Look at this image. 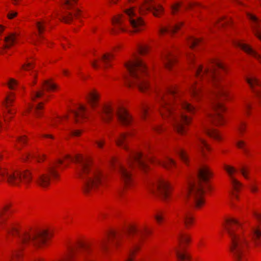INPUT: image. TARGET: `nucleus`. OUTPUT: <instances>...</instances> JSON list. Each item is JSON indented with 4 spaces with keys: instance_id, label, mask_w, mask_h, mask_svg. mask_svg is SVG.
Masks as SVG:
<instances>
[{
    "instance_id": "1",
    "label": "nucleus",
    "mask_w": 261,
    "mask_h": 261,
    "mask_svg": "<svg viewBox=\"0 0 261 261\" xmlns=\"http://www.w3.org/2000/svg\"><path fill=\"white\" fill-rule=\"evenodd\" d=\"M124 66L128 72L130 78L124 81L125 86L129 89L137 88L140 92L147 93L151 85L148 79V69L144 60L136 54L126 61Z\"/></svg>"
},
{
    "instance_id": "2",
    "label": "nucleus",
    "mask_w": 261,
    "mask_h": 261,
    "mask_svg": "<svg viewBox=\"0 0 261 261\" xmlns=\"http://www.w3.org/2000/svg\"><path fill=\"white\" fill-rule=\"evenodd\" d=\"M111 23L113 27L111 32L114 35L138 34L145 31L147 28L146 20L137 15L136 8L134 6L125 8L121 13L114 15Z\"/></svg>"
},
{
    "instance_id": "3",
    "label": "nucleus",
    "mask_w": 261,
    "mask_h": 261,
    "mask_svg": "<svg viewBox=\"0 0 261 261\" xmlns=\"http://www.w3.org/2000/svg\"><path fill=\"white\" fill-rule=\"evenodd\" d=\"M211 74L212 83L217 90L220 97L227 99L229 96L227 91L223 89L219 84V80L216 75L215 69L209 67H203L202 64L198 66L195 72V81L190 87L189 92L191 97L196 101L199 102L203 96V85L201 81Z\"/></svg>"
},
{
    "instance_id": "4",
    "label": "nucleus",
    "mask_w": 261,
    "mask_h": 261,
    "mask_svg": "<svg viewBox=\"0 0 261 261\" xmlns=\"http://www.w3.org/2000/svg\"><path fill=\"white\" fill-rule=\"evenodd\" d=\"M75 160L79 164L77 173L83 181L85 193L92 192L102 185L103 174L100 171L91 168L89 159L78 154L75 156Z\"/></svg>"
},
{
    "instance_id": "5",
    "label": "nucleus",
    "mask_w": 261,
    "mask_h": 261,
    "mask_svg": "<svg viewBox=\"0 0 261 261\" xmlns=\"http://www.w3.org/2000/svg\"><path fill=\"white\" fill-rule=\"evenodd\" d=\"M241 225L242 223L237 219L230 218L226 221L225 226L231 241L230 249L236 261L243 257L249 247L248 241L237 230Z\"/></svg>"
},
{
    "instance_id": "6",
    "label": "nucleus",
    "mask_w": 261,
    "mask_h": 261,
    "mask_svg": "<svg viewBox=\"0 0 261 261\" xmlns=\"http://www.w3.org/2000/svg\"><path fill=\"white\" fill-rule=\"evenodd\" d=\"M211 175L208 168L203 166L198 169L197 176L198 180L196 182H189L185 195V199L189 205L199 208L204 203V190L201 181L206 182Z\"/></svg>"
},
{
    "instance_id": "7",
    "label": "nucleus",
    "mask_w": 261,
    "mask_h": 261,
    "mask_svg": "<svg viewBox=\"0 0 261 261\" xmlns=\"http://www.w3.org/2000/svg\"><path fill=\"white\" fill-rule=\"evenodd\" d=\"M6 230L8 235V240L11 236L17 237L19 249L31 246L39 247L45 243L48 237L46 231L20 232L17 227L11 225L8 226L6 228Z\"/></svg>"
},
{
    "instance_id": "8",
    "label": "nucleus",
    "mask_w": 261,
    "mask_h": 261,
    "mask_svg": "<svg viewBox=\"0 0 261 261\" xmlns=\"http://www.w3.org/2000/svg\"><path fill=\"white\" fill-rule=\"evenodd\" d=\"M147 161L153 164L160 165L168 169L175 166L176 164L175 162L169 157H166V161H161L151 157L144 159L141 153L134 150L130 151L127 159L129 167L133 168L136 165L143 170H146L148 168Z\"/></svg>"
},
{
    "instance_id": "9",
    "label": "nucleus",
    "mask_w": 261,
    "mask_h": 261,
    "mask_svg": "<svg viewBox=\"0 0 261 261\" xmlns=\"http://www.w3.org/2000/svg\"><path fill=\"white\" fill-rule=\"evenodd\" d=\"M115 114L117 120L123 127L133 129L139 128L140 122L136 119L122 102L116 105Z\"/></svg>"
},
{
    "instance_id": "10",
    "label": "nucleus",
    "mask_w": 261,
    "mask_h": 261,
    "mask_svg": "<svg viewBox=\"0 0 261 261\" xmlns=\"http://www.w3.org/2000/svg\"><path fill=\"white\" fill-rule=\"evenodd\" d=\"M32 179V173L29 170L23 172L7 171L0 168V180H5L10 185L18 186L20 182L28 185Z\"/></svg>"
},
{
    "instance_id": "11",
    "label": "nucleus",
    "mask_w": 261,
    "mask_h": 261,
    "mask_svg": "<svg viewBox=\"0 0 261 261\" xmlns=\"http://www.w3.org/2000/svg\"><path fill=\"white\" fill-rule=\"evenodd\" d=\"M91 246L89 243L79 242L69 248L67 256L60 261H84L91 251ZM36 261H42L38 259Z\"/></svg>"
},
{
    "instance_id": "12",
    "label": "nucleus",
    "mask_w": 261,
    "mask_h": 261,
    "mask_svg": "<svg viewBox=\"0 0 261 261\" xmlns=\"http://www.w3.org/2000/svg\"><path fill=\"white\" fill-rule=\"evenodd\" d=\"M178 90L177 85H171L168 88L167 93L161 98L159 111L163 118H168L173 116L175 110L173 105L168 100V95L175 97L178 92Z\"/></svg>"
},
{
    "instance_id": "13",
    "label": "nucleus",
    "mask_w": 261,
    "mask_h": 261,
    "mask_svg": "<svg viewBox=\"0 0 261 261\" xmlns=\"http://www.w3.org/2000/svg\"><path fill=\"white\" fill-rule=\"evenodd\" d=\"M58 164H63V161L58 160L56 163L50 164L45 173L38 174L36 176L35 181L39 186L43 188L47 187L50 184V175L52 176L53 179L58 178L59 173L56 170Z\"/></svg>"
},
{
    "instance_id": "14",
    "label": "nucleus",
    "mask_w": 261,
    "mask_h": 261,
    "mask_svg": "<svg viewBox=\"0 0 261 261\" xmlns=\"http://www.w3.org/2000/svg\"><path fill=\"white\" fill-rule=\"evenodd\" d=\"M139 12L141 15L152 12L155 17H159L163 15L164 8L161 5H156L153 0H144L139 6Z\"/></svg>"
},
{
    "instance_id": "15",
    "label": "nucleus",
    "mask_w": 261,
    "mask_h": 261,
    "mask_svg": "<svg viewBox=\"0 0 261 261\" xmlns=\"http://www.w3.org/2000/svg\"><path fill=\"white\" fill-rule=\"evenodd\" d=\"M110 163L119 172L121 180L125 187H130L133 185V178L132 174L128 169L118 162L115 158H112Z\"/></svg>"
},
{
    "instance_id": "16",
    "label": "nucleus",
    "mask_w": 261,
    "mask_h": 261,
    "mask_svg": "<svg viewBox=\"0 0 261 261\" xmlns=\"http://www.w3.org/2000/svg\"><path fill=\"white\" fill-rule=\"evenodd\" d=\"M179 246L175 250L178 261H191V257L185 248V245L190 241V237L186 233H180L178 236Z\"/></svg>"
},
{
    "instance_id": "17",
    "label": "nucleus",
    "mask_w": 261,
    "mask_h": 261,
    "mask_svg": "<svg viewBox=\"0 0 261 261\" xmlns=\"http://www.w3.org/2000/svg\"><path fill=\"white\" fill-rule=\"evenodd\" d=\"M69 113L62 115H57L50 119L48 125L50 128L52 129H62L63 126H65V128L66 129H72V130H79L78 129H74V128L72 126L74 125L73 123L71 122L69 124L67 123V121L69 119Z\"/></svg>"
},
{
    "instance_id": "18",
    "label": "nucleus",
    "mask_w": 261,
    "mask_h": 261,
    "mask_svg": "<svg viewBox=\"0 0 261 261\" xmlns=\"http://www.w3.org/2000/svg\"><path fill=\"white\" fill-rule=\"evenodd\" d=\"M153 193H155L163 199L166 200L170 195V186L164 179H158L151 189Z\"/></svg>"
},
{
    "instance_id": "19",
    "label": "nucleus",
    "mask_w": 261,
    "mask_h": 261,
    "mask_svg": "<svg viewBox=\"0 0 261 261\" xmlns=\"http://www.w3.org/2000/svg\"><path fill=\"white\" fill-rule=\"evenodd\" d=\"M85 99L92 109H96L100 106L101 93L97 88L90 89L86 94Z\"/></svg>"
},
{
    "instance_id": "20",
    "label": "nucleus",
    "mask_w": 261,
    "mask_h": 261,
    "mask_svg": "<svg viewBox=\"0 0 261 261\" xmlns=\"http://www.w3.org/2000/svg\"><path fill=\"white\" fill-rule=\"evenodd\" d=\"M75 117V122H84L88 121L90 117L88 107L84 103H79L76 105L75 109L72 111Z\"/></svg>"
},
{
    "instance_id": "21",
    "label": "nucleus",
    "mask_w": 261,
    "mask_h": 261,
    "mask_svg": "<svg viewBox=\"0 0 261 261\" xmlns=\"http://www.w3.org/2000/svg\"><path fill=\"white\" fill-rule=\"evenodd\" d=\"M234 45L261 63V54L254 49L250 44L245 42L244 40H238L234 41Z\"/></svg>"
},
{
    "instance_id": "22",
    "label": "nucleus",
    "mask_w": 261,
    "mask_h": 261,
    "mask_svg": "<svg viewBox=\"0 0 261 261\" xmlns=\"http://www.w3.org/2000/svg\"><path fill=\"white\" fill-rule=\"evenodd\" d=\"M213 109L216 113L213 121L214 124L218 126L224 125L226 120L223 113L225 112L227 109L225 105L222 102H216L213 105Z\"/></svg>"
},
{
    "instance_id": "23",
    "label": "nucleus",
    "mask_w": 261,
    "mask_h": 261,
    "mask_svg": "<svg viewBox=\"0 0 261 261\" xmlns=\"http://www.w3.org/2000/svg\"><path fill=\"white\" fill-rule=\"evenodd\" d=\"M246 16L250 21V27L253 35L261 41V20L250 12H247Z\"/></svg>"
},
{
    "instance_id": "24",
    "label": "nucleus",
    "mask_w": 261,
    "mask_h": 261,
    "mask_svg": "<svg viewBox=\"0 0 261 261\" xmlns=\"http://www.w3.org/2000/svg\"><path fill=\"white\" fill-rule=\"evenodd\" d=\"M192 118L186 114L181 113L178 117L174 118L172 125L177 130L187 129L191 124Z\"/></svg>"
},
{
    "instance_id": "25",
    "label": "nucleus",
    "mask_w": 261,
    "mask_h": 261,
    "mask_svg": "<svg viewBox=\"0 0 261 261\" xmlns=\"http://www.w3.org/2000/svg\"><path fill=\"white\" fill-rule=\"evenodd\" d=\"M162 61L165 68L171 71L177 63L178 59L177 56L173 51L168 50L163 55Z\"/></svg>"
},
{
    "instance_id": "26",
    "label": "nucleus",
    "mask_w": 261,
    "mask_h": 261,
    "mask_svg": "<svg viewBox=\"0 0 261 261\" xmlns=\"http://www.w3.org/2000/svg\"><path fill=\"white\" fill-rule=\"evenodd\" d=\"M102 111L104 116L102 117L103 121L107 123L112 122L114 118L113 103L112 101H107L102 106Z\"/></svg>"
},
{
    "instance_id": "27",
    "label": "nucleus",
    "mask_w": 261,
    "mask_h": 261,
    "mask_svg": "<svg viewBox=\"0 0 261 261\" xmlns=\"http://www.w3.org/2000/svg\"><path fill=\"white\" fill-rule=\"evenodd\" d=\"M50 20V18L48 17L40 18L37 20L36 22V29L37 32L36 36L38 42H40L43 39L46 24Z\"/></svg>"
},
{
    "instance_id": "28",
    "label": "nucleus",
    "mask_w": 261,
    "mask_h": 261,
    "mask_svg": "<svg viewBox=\"0 0 261 261\" xmlns=\"http://www.w3.org/2000/svg\"><path fill=\"white\" fill-rule=\"evenodd\" d=\"M177 217L185 224L186 227L188 228L194 222V217L190 211L187 210H181L176 214Z\"/></svg>"
},
{
    "instance_id": "29",
    "label": "nucleus",
    "mask_w": 261,
    "mask_h": 261,
    "mask_svg": "<svg viewBox=\"0 0 261 261\" xmlns=\"http://www.w3.org/2000/svg\"><path fill=\"white\" fill-rule=\"evenodd\" d=\"M5 109V110L3 113V118L5 122L3 123L0 120V129H5L7 128V122L14 118L16 113L15 109L13 108Z\"/></svg>"
},
{
    "instance_id": "30",
    "label": "nucleus",
    "mask_w": 261,
    "mask_h": 261,
    "mask_svg": "<svg viewBox=\"0 0 261 261\" xmlns=\"http://www.w3.org/2000/svg\"><path fill=\"white\" fill-rule=\"evenodd\" d=\"M224 168L229 175L233 190L238 191L242 186V184L233 176V173L236 171V169L233 167L226 165H224Z\"/></svg>"
},
{
    "instance_id": "31",
    "label": "nucleus",
    "mask_w": 261,
    "mask_h": 261,
    "mask_svg": "<svg viewBox=\"0 0 261 261\" xmlns=\"http://www.w3.org/2000/svg\"><path fill=\"white\" fill-rule=\"evenodd\" d=\"M16 35L15 34H11L5 39L4 44L2 47L0 53L2 55L6 53V50L12 46L16 41Z\"/></svg>"
},
{
    "instance_id": "32",
    "label": "nucleus",
    "mask_w": 261,
    "mask_h": 261,
    "mask_svg": "<svg viewBox=\"0 0 261 261\" xmlns=\"http://www.w3.org/2000/svg\"><path fill=\"white\" fill-rule=\"evenodd\" d=\"M179 105L181 109L191 114H195L196 107L184 98H179Z\"/></svg>"
},
{
    "instance_id": "33",
    "label": "nucleus",
    "mask_w": 261,
    "mask_h": 261,
    "mask_svg": "<svg viewBox=\"0 0 261 261\" xmlns=\"http://www.w3.org/2000/svg\"><path fill=\"white\" fill-rule=\"evenodd\" d=\"M233 18L231 17L226 15L220 16L216 22V24L221 28L230 27L233 24Z\"/></svg>"
},
{
    "instance_id": "34",
    "label": "nucleus",
    "mask_w": 261,
    "mask_h": 261,
    "mask_svg": "<svg viewBox=\"0 0 261 261\" xmlns=\"http://www.w3.org/2000/svg\"><path fill=\"white\" fill-rule=\"evenodd\" d=\"M209 63L222 69L225 73H227L229 72V68L223 63L221 58L219 57L216 56L211 58L209 60Z\"/></svg>"
},
{
    "instance_id": "35",
    "label": "nucleus",
    "mask_w": 261,
    "mask_h": 261,
    "mask_svg": "<svg viewBox=\"0 0 261 261\" xmlns=\"http://www.w3.org/2000/svg\"><path fill=\"white\" fill-rule=\"evenodd\" d=\"M42 88L47 91L53 92L60 90L59 86L51 79L44 81L42 84Z\"/></svg>"
},
{
    "instance_id": "36",
    "label": "nucleus",
    "mask_w": 261,
    "mask_h": 261,
    "mask_svg": "<svg viewBox=\"0 0 261 261\" xmlns=\"http://www.w3.org/2000/svg\"><path fill=\"white\" fill-rule=\"evenodd\" d=\"M115 55L113 53L107 51L101 57V61L103 63L105 68H109L112 66L111 62L114 59Z\"/></svg>"
},
{
    "instance_id": "37",
    "label": "nucleus",
    "mask_w": 261,
    "mask_h": 261,
    "mask_svg": "<svg viewBox=\"0 0 261 261\" xmlns=\"http://www.w3.org/2000/svg\"><path fill=\"white\" fill-rule=\"evenodd\" d=\"M202 38L196 37L193 35H189L186 38L187 43L188 44L190 48L192 49L198 46L202 42Z\"/></svg>"
},
{
    "instance_id": "38",
    "label": "nucleus",
    "mask_w": 261,
    "mask_h": 261,
    "mask_svg": "<svg viewBox=\"0 0 261 261\" xmlns=\"http://www.w3.org/2000/svg\"><path fill=\"white\" fill-rule=\"evenodd\" d=\"M15 99V95L13 92H8L2 102V105L5 108H12Z\"/></svg>"
},
{
    "instance_id": "39",
    "label": "nucleus",
    "mask_w": 261,
    "mask_h": 261,
    "mask_svg": "<svg viewBox=\"0 0 261 261\" xmlns=\"http://www.w3.org/2000/svg\"><path fill=\"white\" fill-rule=\"evenodd\" d=\"M45 92L43 89H41L38 90L33 91L31 94V99L33 102H38L44 100Z\"/></svg>"
},
{
    "instance_id": "40",
    "label": "nucleus",
    "mask_w": 261,
    "mask_h": 261,
    "mask_svg": "<svg viewBox=\"0 0 261 261\" xmlns=\"http://www.w3.org/2000/svg\"><path fill=\"white\" fill-rule=\"evenodd\" d=\"M151 46L147 43L138 44L137 45V50L141 56H146L150 53Z\"/></svg>"
},
{
    "instance_id": "41",
    "label": "nucleus",
    "mask_w": 261,
    "mask_h": 261,
    "mask_svg": "<svg viewBox=\"0 0 261 261\" xmlns=\"http://www.w3.org/2000/svg\"><path fill=\"white\" fill-rule=\"evenodd\" d=\"M47 100L39 102L34 108V115L36 118H40L43 116L44 109V103Z\"/></svg>"
},
{
    "instance_id": "42",
    "label": "nucleus",
    "mask_w": 261,
    "mask_h": 261,
    "mask_svg": "<svg viewBox=\"0 0 261 261\" xmlns=\"http://www.w3.org/2000/svg\"><path fill=\"white\" fill-rule=\"evenodd\" d=\"M246 80L253 91L255 87L261 86V81L255 76H248Z\"/></svg>"
},
{
    "instance_id": "43",
    "label": "nucleus",
    "mask_w": 261,
    "mask_h": 261,
    "mask_svg": "<svg viewBox=\"0 0 261 261\" xmlns=\"http://www.w3.org/2000/svg\"><path fill=\"white\" fill-rule=\"evenodd\" d=\"M31 158L36 159L37 161L39 163L44 160L46 158V155L45 154H37L34 152H29L25 154L23 159L27 160Z\"/></svg>"
},
{
    "instance_id": "44",
    "label": "nucleus",
    "mask_w": 261,
    "mask_h": 261,
    "mask_svg": "<svg viewBox=\"0 0 261 261\" xmlns=\"http://www.w3.org/2000/svg\"><path fill=\"white\" fill-rule=\"evenodd\" d=\"M34 67V61L33 59H28L23 63L21 67V70L24 71H29L33 69Z\"/></svg>"
},
{
    "instance_id": "45",
    "label": "nucleus",
    "mask_w": 261,
    "mask_h": 261,
    "mask_svg": "<svg viewBox=\"0 0 261 261\" xmlns=\"http://www.w3.org/2000/svg\"><path fill=\"white\" fill-rule=\"evenodd\" d=\"M186 58L188 63L191 66H194L197 62L198 57L193 53L187 54Z\"/></svg>"
},
{
    "instance_id": "46",
    "label": "nucleus",
    "mask_w": 261,
    "mask_h": 261,
    "mask_svg": "<svg viewBox=\"0 0 261 261\" xmlns=\"http://www.w3.org/2000/svg\"><path fill=\"white\" fill-rule=\"evenodd\" d=\"M252 232L253 236L252 238L254 240L255 245L256 246H258L259 243L257 240H259V238L261 237V231L258 228H252Z\"/></svg>"
},
{
    "instance_id": "47",
    "label": "nucleus",
    "mask_w": 261,
    "mask_h": 261,
    "mask_svg": "<svg viewBox=\"0 0 261 261\" xmlns=\"http://www.w3.org/2000/svg\"><path fill=\"white\" fill-rule=\"evenodd\" d=\"M182 2L181 1H176L171 5V11L172 14H176L180 10Z\"/></svg>"
},
{
    "instance_id": "48",
    "label": "nucleus",
    "mask_w": 261,
    "mask_h": 261,
    "mask_svg": "<svg viewBox=\"0 0 261 261\" xmlns=\"http://www.w3.org/2000/svg\"><path fill=\"white\" fill-rule=\"evenodd\" d=\"M176 153L179 155L180 159L182 161V162L186 164H188L189 162V159L188 155L183 149H178L176 151Z\"/></svg>"
},
{
    "instance_id": "49",
    "label": "nucleus",
    "mask_w": 261,
    "mask_h": 261,
    "mask_svg": "<svg viewBox=\"0 0 261 261\" xmlns=\"http://www.w3.org/2000/svg\"><path fill=\"white\" fill-rule=\"evenodd\" d=\"M237 127L238 130H245L250 128L248 122L245 120L239 121L237 124Z\"/></svg>"
},
{
    "instance_id": "50",
    "label": "nucleus",
    "mask_w": 261,
    "mask_h": 261,
    "mask_svg": "<svg viewBox=\"0 0 261 261\" xmlns=\"http://www.w3.org/2000/svg\"><path fill=\"white\" fill-rule=\"evenodd\" d=\"M129 136L128 133H123L120 135V138L118 140L117 143L118 145L122 146L124 149H127L125 142L126 140V138Z\"/></svg>"
},
{
    "instance_id": "51",
    "label": "nucleus",
    "mask_w": 261,
    "mask_h": 261,
    "mask_svg": "<svg viewBox=\"0 0 261 261\" xmlns=\"http://www.w3.org/2000/svg\"><path fill=\"white\" fill-rule=\"evenodd\" d=\"M149 107L146 104H143L141 108V116L142 119H145L148 115Z\"/></svg>"
},
{
    "instance_id": "52",
    "label": "nucleus",
    "mask_w": 261,
    "mask_h": 261,
    "mask_svg": "<svg viewBox=\"0 0 261 261\" xmlns=\"http://www.w3.org/2000/svg\"><path fill=\"white\" fill-rule=\"evenodd\" d=\"M184 22L178 21L173 25H171V33L175 34L177 33L184 25Z\"/></svg>"
},
{
    "instance_id": "53",
    "label": "nucleus",
    "mask_w": 261,
    "mask_h": 261,
    "mask_svg": "<svg viewBox=\"0 0 261 261\" xmlns=\"http://www.w3.org/2000/svg\"><path fill=\"white\" fill-rule=\"evenodd\" d=\"M200 144L199 148L200 151L203 155H205L204 149L208 150L209 148L208 145L205 142V141L202 139H199Z\"/></svg>"
},
{
    "instance_id": "54",
    "label": "nucleus",
    "mask_w": 261,
    "mask_h": 261,
    "mask_svg": "<svg viewBox=\"0 0 261 261\" xmlns=\"http://www.w3.org/2000/svg\"><path fill=\"white\" fill-rule=\"evenodd\" d=\"M18 84V82L16 80L10 78L8 80L7 82V86L10 89H15V88L17 87Z\"/></svg>"
},
{
    "instance_id": "55",
    "label": "nucleus",
    "mask_w": 261,
    "mask_h": 261,
    "mask_svg": "<svg viewBox=\"0 0 261 261\" xmlns=\"http://www.w3.org/2000/svg\"><path fill=\"white\" fill-rule=\"evenodd\" d=\"M73 19V15L72 13H68L64 14L61 19V21L67 23H70Z\"/></svg>"
},
{
    "instance_id": "56",
    "label": "nucleus",
    "mask_w": 261,
    "mask_h": 261,
    "mask_svg": "<svg viewBox=\"0 0 261 261\" xmlns=\"http://www.w3.org/2000/svg\"><path fill=\"white\" fill-rule=\"evenodd\" d=\"M207 135L211 138L216 140H220L221 138V137L219 134L218 133V132H206Z\"/></svg>"
},
{
    "instance_id": "57",
    "label": "nucleus",
    "mask_w": 261,
    "mask_h": 261,
    "mask_svg": "<svg viewBox=\"0 0 261 261\" xmlns=\"http://www.w3.org/2000/svg\"><path fill=\"white\" fill-rule=\"evenodd\" d=\"M161 35H165L168 33H171V25L162 26L159 30Z\"/></svg>"
},
{
    "instance_id": "58",
    "label": "nucleus",
    "mask_w": 261,
    "mask_h": 261,
    "mask_svg": "<svg viewBox=\"0 0 261 261\" xmlns=\"http://www.w3.org/2000/svg\"><path fill=\"white\" fill-rule=\"evenodd\" d=\"M77 2V0H65L64 5L67 8L70 9L74 6Z\"/></svg>"
},
{
    "instance_id": "59",
    "label": "nucleus",
    "mask_w": 261,
    "mask_h": 261,
    "mask_svg": "<svg viewBox=\"0 0 261 261\" xmlns=\"http://www.w3.org/2000/svg\"><path fill=\"white\" fill-rule=\"evenodd\" d=\"M253 107L252 105L250 102H246L244 106V110L245 113L247 115H250L251 114V111L252 110Z\"/></svg>"
},
{
    "instance_id": "60",
    "label": "nucleus",
    "mask_w": 261,
    "mask_h": 261,
    "mask_svg": "<svg viewBox=\"0 0 261 261\" xmlns=\"http://www.w3.org/2000/svg\"><path fill=\"white\" fill-rule=\"evenodd\" d=\"M201 6V4L198 2H190L187 5L186 9L187 10H191L194 9L195 7H199Z\"/></svg>"
},
{
    "instance_id": "61",
    "label": "nucleus",
    "mask_w": 261,
    "mask_h": 261,
    "mask_svg": "<svg viewBox=\"0 0 261 261\" xmlns=\"http://www.w3.org/2000/svg\"><path fill=\"white\" fill-rule=\"evenodd\" d=\"M92 67L95 69H98L100 67V61L97 59H93L91 61Z\"/></svg>"
},
{
    "instance_id": "62",
    "label": "nucleus",
    "mask_w": 261,
    "mask_h": 261,
    "mask_svg": "<svg viewBox=\"0 0 261 261\" xmlns=\"http://www.w3.org/2000/svg\"><path fill=\"white\" fill-rule=\"evenodd\" d=\"M237 146L240 148H241L243 150L244 152L247 155L249 156L250 154L249 152V150L244 147V142L243 141H240L237 143Z\"/></svg>"
},
{
    "instance_id": "63",
    "label": "nucleus",
    "mask_w": 261,
    "mask_h": 261,
    "mask_svg": "<svg viewBox=\"0 0 261 261\" xmlns=\"http://www.w3.org/2000/svg\"><path fill=\"white\" fill-rule=\"evenodd\" d=\"M240 171L242 174V175L244 177V178H245L246 179L249 178V177L248 176L249 170L247 168L244 166H242L240 168Z\"/></svg>"
},
{
    "instance_id": "64",
    "label": "nucleus",
    "mask_w": 261,
    "mask_h": 261,
    "mask_svg": "<svg viewBox=\"0 0 261 261\" xmlns=\"http://www.w3.org/2000/svg\"><path fill=\"white\" fill-rule=\"evenodd\" d=\"M154 218L158 223H161L164 219V214L162 212H159L155 214Z\"/></svg>"
}]
</instances>
